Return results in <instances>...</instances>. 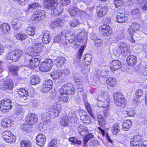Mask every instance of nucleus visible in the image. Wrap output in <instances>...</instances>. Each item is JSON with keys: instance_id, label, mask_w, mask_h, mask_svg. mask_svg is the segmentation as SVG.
Segmentation results:
<instances>
[{"instance_id": "f8f14e48", "label": "nucleus", "mask_w": 147, "mask_h": 147, "mask_svg": "<svg viewBox=\"0 0 147 147\" xmlns=\"http://www.w3.org/2000/svg\"><path fill=\"white\" fill-rule=\"evenodd\" d=\"M27 53H26L25 57V60H27L26 62H29V66L30 68H35L37 67L39 65L40 63V61L38 59L36 58H32L31 57L30 55L29 54V56H28V58H26V56L27 55Z\"/></svg>"}, {"instance_id": "5fc2aeb1", "label": "nucleus", "mask_w": 147, "mask_h": 147, "mask_svg": "<svg viewBox=\"0 0 147 147\" xmlns=\"http://www.w3.org/2000/svg\"><path fill=\"white\" fill-rule=\"evenodd\" d=\"M85 136H86L83 137V140L84 143H87L90 139L93 138L94 136L92 134H88V133Z\"/></svg>"}, {"instance_id": "4be33fe9", "label": "nucleus", "mask_w": 147, "mask_h": 147, "mask_svg": "<svg viewBox=\"0 0 147 147\" xmlns=\"http://www.w3.org/2000/svg\"><path fill=\"white\" fill-rule=\"evenodd\" d=\"M37 144L40 146H43L46 141V138L45 135L42 134H39L36 139Z\"/></svg>"}, {"instance_id": "f257e3e1", "label": "nucleus", "mask_w": 147, "mask_h": 147, "mask_svg": "<svg viewBox=\"0 0 147 147\" xmlns=\"http://www.w3.org/2000/svg\"><path fill=\"white\" fill-rule=\"evenodd\" d=\"M45 7L51 9V13L53 16H56L61 13L62 11L57 3V0H44Z\"/></svg>"}, {"instance_id": "1a4fd4ad", "label": "nucleus", "mask_w": 147, "mask_h": 147, "mask_svg": "<svg viewBox=\"0 0 147 147\" xmlns=\"http://www.w3.org/2000/svg\"><path fill=\"white\" fill-rule=\"evenodd\" d=\"M12 107V102L9 99L2 100L0 102V109L3 112H8Z\"/></svg>"}, {"instance_id": "58836bf2", "label": "nucleus", "mask_w": 147, "mask_h": 147, "mask_svg": "<svg viewBox=\"0 0 147 147\" xmlns=\"http://www.w3.org/2000/svg\"><path fill=\"white\" fill-rule=\"evenodd\" d=\"M40 81L39 78L37 76H32L30 78V82L32 85H35L38 84Z\"/></svg>"}, {"instance_id": "9d476101", "label": "nucleus", "mask_w": 147, "mask_h": 147, "mask_svg": "<svg viewBox=\"0 0 147 147\" xmlns=\"http://www.w3.org/2000/svg\"><path fill=\"white\" fill-rule=\"evenodd\" d=\"M53 65V61L51 59H47L42 62L39 69L42 71H48L51 69Z\"/></svg>"}, {"instance_id": "864d4df0", "label": "nucleus", "mask_w": 147, "mask_h": 147, "mask_svg": "<svg viewBox=\"0 0 147 147\" xmlns=\"http://www.w3.org/2000/svg\"><path fill=\"white\" fill-rule=\"evenodd\" d=\"M97 119L100 126L102 127H104L105 124V123L103 116L102 115H98L97 116Z\"/></svg>"}, {"instance_id": "393cba45", "label": "nucleus", "mask_w": 147, "mask_h": 147, "mask_svg": "<svg viewBox=\"0 0 147 147\" xmlns=\"http://www.w3.org/2000/svg\"><path fill=\"white\" fill-rule=\"evenodd\" d=\"M128 19L127 17L124 13H118L117 15L116 20L117 22L122 23L126 22Z\"/></svg>"}, {"instance_id": "774afa93", "label": "nucleus", "mask_w": 147, "mask_h": 147, "mask_svg": "<svg viewBox=\"0 0 147 147\" xmlns=\"http://www.w3.org/2000/svg\"><path fill=\"white\" fill-rule=\"evenodd\" d=\"M137 147H147V141L142 140L140 142Z\"/></svg>"}, {"instance_id": "5701e85b", "label": "nucleus", "mask_w": 147, "mask_h": 147, "mask_svg": "<svg viewBox=\"0 0 147 147\" xmlns=\"http://www.w3.org/2000/svg\"><path fill=\"white\" fill-rule=\"evenodd\" d=\"M98 129L100 131H101L103 136H106L109 142L111 144L110 145V147H114V146L115 145V142L110 138V136L108 133L106 132L104 130L99 127H98Z\"/></svg>"}, {"instance_id": "c756f323", "label": "nucleus", "mask_w": 147, "mask_h": 147, "mask_svg": "<svg viewBox=\"0 0 147 147\" xmlns=\"http://www.w3.org/2000/svg\"><path fill=\"white\" fill-rule=\"evenodd\" d=\"M63 35H59L55 36L54 38V42H57L63 45H66L67 42L65 39H63Z\"/></svg>"}, {"instance_id": "6e6552de", "label": "nucleus", "mask_w": 147, "mask_h": 147, "mask_svg": "<svg viewBox=\"0 0 147 147\" xmlns=\"http://www.w3.org/2000/svg\"><path fill=\"white\" fill-rule=\"evenodd\" d=\"M113 97L115 103L117 106H120L121 107H125V103L126 101L124 98L122 93L120 92L115 93L113 94Z\"/></svg>"}, {"instance_id": "20e7f679", "label": "nucleus", "mask_w": 147, "mask_h": 147, "mask_svg": "<svg viewBox=\"0 0 147 147\" xmlns=\"http://www.w3.org/2000/svg\"><path fill=\"white\" fill-rule=\"evenodd\" d=\"M60 92L63 94H74L75 92L74 86L71 83H68L62 86L60 89Z\"/></svg>"}, {"instance_id": "aec40b11", "label": "nucleus", "mask_w": 147, "mask_h": 147, "mask_svg": "<svg viewBox=\"0 0 147 147\" xmlns=\"http://www.w3.org/2000/svg\"><path fill=\"white\" fill-rule=\"evenodd\" d=\"M16 97L18 98H22L24 100L27 99L26 97L28 96V91L24 88H21L16 94Z\"/></svg>"}, {"instance_id": "39448f33", "label": "nucleus", "mask_w": 147, "mask_h": 147, "mask_svg": "<svg viewBox=\"0 0 147 147\" xmlns=\"http://www.w3.org/2000/svg\"><path fill=\"white\" fill-rule=\"evenodd\" d=\"M23 52L21 50L17 49L10 51L7 55V60L15 61L19 60L23 55Z\"/></svg>"}, {"instance_id": "ea45409f", "label": "nucleus", "mask_w": 147, "mask_h": 147, "mask_svg": "<svg viewBox=\"0 0 147 147\" xmlns=\"http://www.w3.org/2000/svg\"><path fill=\"white\" fill-rule=\"evenodd\" d=\"M92 56L89 54H86L85 56H83V62L87 65L90 64L92 60Z\"/></svg>"}, {"instance_id": "412c9836", "label": "nucleus", "mask_w": 147, "mask_h": 147, "mask_svg": "<svg viewBox=\"0 0 147 147\" xmlns=\"http://www.w3.org/2000/svg\"><path fill=\"white\" fill-rule=\"evenodd\" d=\"M141 137L139 135H136L130 140V145L131 146L137 147L139 144L142 140H141Z\"/></svg>"}, {"instance_id": "4d7b16f0", "label": "nucleus", "mask_w": 147, "mask_h": 147, "mask_svg": "<svg viewBox=\"0 0 147 147\" xmlns=\"http://www.w3.org/2000/svg\"><path fill=\"white\" fill-rule=\"evenodd\" d=\"M85 105L86 109L91 116L93 117V115L92 113V110L90 104L88 102H85Z\"/></svg>"}, {"instance_id": "72a5a7b5", "label": "nucleus", "mask_w": 147, "mask_h": 147, "mask_svg": "<svg viewBox=\"0 0 147 147\" xmlns=\"http://www.w3.org/2000/svg\"><path fill=\"white\" fill-rule=\"evenodd\" d=\"M78 133L82 136H85L88 133L87 128L82 125H80L78 128Z\"/></svg>"}, {"instance_id": "338daca9", "label": "nucleus", "mask_w": 147, "mask_h": 147, "mask_svg": "<svg viewBox=\"0 0 147 147\" xmlns=\"http://www.w3.org/2000/svg\"><path fill=\"white\" fill-rule=\"evenodd\" d=\"M77 88L78 89V92L79 93H82L84 91V86L82 84H78L76 86Z\"/></svg>"}, {"instance_id": "9b49d317", "label": "nucleus", "mask_w": 147, "mask_h": 147, "mask_svg": "<svg viewBox=\"0 0 147 147\" xmlns=\"http://www.w3.org/2000/svg\"><path fill=\"white\" fill-rule=\"evenodd\" d=\"M14 83L11 80L5 81H0V89L1 90H11L13 87Z\"/></svg>"}, {"instance_id": "2eb2a0df", "label": "nucleus", "mask_w": 147, "mask_h": 147, "mask_svg": "<svg viewBox=\"0 0 147 147\" xmlns=\"http://www.w3.org/2000/svg\"><path fill=\"white\" fill-rule=\"evenodd\" d=\"M46 12L44 10H38L34 12L33 16L36 20H42L45 16Z\"/></svg>"}, {"instance_id": "6e6d98bb", "label": "nucleus", "mask_w": 147, "mask_h": 147, "mask_svg": "<svg viewBox=\"0 0 147 147\" xmlns=\"http://www.w3.org/2000/svg\"><path fill=\"white\" fill-rule=\"evenodd\" d=\"M44 84L43 85L44 87H48L49 88H51V89L53 86V82L51 80H46L44 82Z\"/></svg>"}, {"instance_id": "ddd939ff", "label": "nucleus", "mask_w": 147, "mask_h": 147, "mask_svg": "<svg viewBox=\"0 0 147 147\" xmlns=\"http://www.w3.org/2000/svg\"><path fill=\"white\" fill-rule=\"evenodd\" d=\"M101 34L107 36H110L112 33V30L108 25L104 24L99 28Z\"/></svg>"}, {"instance_id": "bf43d9fd", "label": "nucleus", "mask_w": 147, "mask_h": 147, "mask_svg": "<svg viewBox=\"0 0 147 147\" xmlns=\"http://www.w3.org/2000/svg\"><path fill=\"white\" fill-rule=\"evenodd\" d=\"M140 11L138 8L135 9L131 12V14L134 17L136 18L139 16L140 14Z\"/></svg>"}, {"instance_id": "c85d7f7f", "label": "nucleus", "mask_w": 147, "mask_h": 147, "mask_svg": "<svg viewBox=\"0 0 147 147\" xmlns=\"http://www.w3.org/2000/svg\"><path fill=\"white\" fill-rule=\"evenodd\" d=\"M65 39L69 42L72 43L76 40V36L74 34L68 32L66 33L65 36Z\"/></svg>"}, {"instance_id": "a19ab883", "label": "nucleus", "mask_w": 147, "mask_h": 147, "mask_svg": "<svg viewBox=\"0 0 147 147\" xmlns=\"http://www.w3.org/2000/svg\"><path fill=\"white\" fill-rule=\"evenodd\" d=\"M35 26H29L27 29V34L32 36H33L35 34Z\"/></svg>"}, {"instance_id": "603ef678", "label": "nucleus", "mask_w": 147, "mask_h": 147, "mask_svg": "<svg viewBox=\"0 0 147 147\" xmlns=\"http://www.w3.org/2000/svg\"><path fill=\"white\" fill-rule=\"evenodd\" d=\"M21 147H31V142L26 140H22L20 143Z\"/></svg>"}, {"instance_id": "09e8293b", "label": "nucleus", "mask_w": 147, "mask_h": 147, "mask_svg": "<svg viewBox=\"0 0 147 147\" xmlns=\"http://www.w3.org/2000/svg\"><path fill=\"white\" fill-rule=\"evenodd\" d=\"M69 118L67 116H65L63 117L61 121V123L63 126H67L69 125Z\"/></svg>"}, {"instance_id": "cd10ccee", "label": "nucleus", "mask_w": 147, "mask_h": 147, "mask_svg": "<svg viewBox=\"0 0 147 147\" xmlns=\"http://www.w3.org/2000/svg\"><path fill=\"white\" fill-rule=\"evenodd\" d=\"M64 22V20L58 18L51 24L50 26L53 28L61 26H63Z\"/></svg>"}, {"instance_id": "f704fd0d", "label": "nucleus", "mask_w": 147, "mask_h": 147, "mask_svg": "<svg viewBox=\"0 0 147 147\" xmlns=\"http://www.w3.org/2000/svg\"><path fill=\"white\" fill-rule=\"evenodd\" d=\"M0 29L2 32L6 34L10 30V26L8 24L4 23L1 25Z\"/></svg>"}, {"instance_id": "680f3d73", "label": "nucleus", "mask_w": 147, "mask_h": 147, "mask_svg": "<svg viewBox=\"0 0 147 147\" xmlns=\"http://www.w3.org/2000/svg\"><path fill=\"white\" fill-rule=\"evenodd\" d=\"M80 24V22L78 20L76 19L72 20L70 23V24L71 26L73 27H75L79 25Z\"/></svg>"}, {"instance_id": "b1692460", "label": "nucleus", "mask_w": 147, "mask_h": 147, "mask_svg": "<svg viewBox=\"0 0 147 147\" xmlns=\"http://www.w3.org/2000/svg\"><path fill=\"white\" fill-rule=\"evenodd\" d=\"M126 61L127 63L129 65L133 66L137 63V59L135 56L131 55L127 57Z\"/></svg>"}, {"instance_id": "a878e982", "label": "nucleus", "mask_w": 147, "mask_h": 147, "mask_svg": "<svg viewBox=\"0 0 147 147\" xmlns=\"http://www.w3.org/2000/svg\"><path fill=\"white\" fill-rule=\"evenodd\" d=\"M66 62L65 57H59L54 60V63L57 67H59L63 65Z\"/></svg>"}, {"instance_id": "8fccbe9b", "label": "nucleus", "mask_w": 147, "mask_h": 147, "mask_svg": "<svg viewBox=\"0 0 147 147\" xmlns=\"http://www.w3.org/2000/svg\"><path fill=\"white\" fill-rule=\"evenodd\" d=\"M19 70V67L17 65L12 66L9 69L10 71L13 75H16L17 71Z\"/></svg>"}, {"instance_id": "423d86ee", "label": "nucleus", "mask_w": 147, "mask_h": 147, "mask_svg": "<svg viewBox=\"0 0 147 147\" xmlns=\"http://www.w3.org/2000/svg\"><path fill=\"white\" fill-rule=\"evenodd\" d=\"M43 47L42 44L41 43H37L32 47H29L27 49L26 52L27 53V55L26 56V58H28V56L30 55L31 57L35 55L36 53H40L41 52Z\"/></svg>"}, {"instance_id": "13d9d810", "label": "nucleus", "mask_w": 147, "mask_h": 147, "mask_svg": "<svg viewBox=\"0 0 147 147\" xmlns=\"http://www.w3.org/2000/svg\"><path fill=\"white\" fill-rule=\"evenodd\" d=\"M62 75V74H61L60 72L56 71L52 73L51 75V76L53 79L56 80L61 77Z\"/></svg>"}, {"instance_id": "69168bd1", "label": "nucleus", "mask_w": 147, "mask_h": 147, "mask_svg": "<svg viewBox=\"0 0 147 147\" xmlns=\"http://www.w3.org/2000/svg\"><path fill=\"white\" fill-rule=\"evenodd\" d=\"M94 41L95 45L97 47L100 46L102 44L103 42L102 40L97 38L94 39Z\"/></svg>"}, {"instance_id": "dca6fc26", "label": "nucleus", "mask_w": 147, "mask_h": 147, "mask_svg": "<svg viewBox=\"0 0 147 147\" xmlns=\"http://www.w3.org/2000/svg\"><path fill=\"white\" fill-rule=\"evenodd\" d=\"M55 107V106L54 108L55 109H53V107H51L47 110V115L49 118H54L58 116L59 110L57 108Z\"/></svg>"}, {"instance_id": "6ab92c4d", "label": "nucleus", "mask_w": 147, "mask_h": 147, "mask_svg": "<svg viewBox=\"0 0 147 147\" xmlns=\"http://www.w3.org/2000/svg\"><path fill=\"white\" fill-rule=\"evenodd\" d=\"M80 119L82 121L83 123L86 124H89L91 122V118L87 114L85 111H83L82 112H80Z\"/></svg>"}, {"instance_id": "2f4dec72", "label": "nucleus", "mask_w": 147, "mask_h": 147, "mask_svg": "<svg viewBox=\"0 0 147 147\" xmlns=\"http://www.w3.org/2000/svg\"><path fill=\"white\" fill-rule=\"evenodd\" d=\"M41 4L36 3H33L28 5V12H32L34 9L41 8Z\"/></svg>"}, {"instance_id": "a18cd8bd", "label": "nucleus", "mask_w": 147, "mask_h": 147, "mask_svg": "<svg viewBox=\"0 0 147 147\" xmlns=\"http://www.w3.org/2000/svg\"><path fill=\"white\" fill-rule=\"evenodd\" d=\"M79 10V9L76 7H72L69 9V12L71 16H77L78 12Z\"/></svg>"}, {"instance_id": "49530a36", "label": "nucleus", "mask_w": 147, "mask_h": 147, "mask_svg": "<svg viewBox=\"0 0 147 147\" xmlns=\"http://www.w3.org/2000/svg\"><path fill=\"white\" fill-rule=\"evenodd\" d=\"M69 99V97L67 96H64L63 95L58 96V100L60 102H62L63 103H66Z\"/></svg>"}, {"instance_id": "a211bd4d", "label": "nucleus", "mask_w": 147, "mask_h": 147, "mask_svg": "<svg viewBox=\"0 0 147 147\" xmlns=\"http://www.w3.org/2000/svg\"><path fill=\"white\" fill-rule=\"evenodd\" d=\"M110 68L113 72H114L116 70L119 69L121 66V62L118 60H113L111 63Z\"/></svg>"}, {"instance_id": "bb28decb", "label": "nucleus", "mask_w": 147, "mask_h": 147, "mask_svg": "<svg viewBox=\"0 0 147 147\" xmlns=\"http://www.w3.org/2000/svg\"><path fill=\"white\" fill-rule=\"evenodd\" d=\"M140 26V24L137 23H132L129 27L128 32L131 35H132L136 31L138 30Z\"/></svg>"}, {"instance_id": "37998d69", "label": "nucleus", "mask_w": 147, "mask_h": 147, "mask_svg": "<svg viewBox=\"0 0 147 147\" xmlns=\"http://www.w3.org/2000/svg\"><path fill=\"white\" fill-rule=\"evenodd\" d=\"M138 3L144 10L147 9V1L145 0H138Z\"/></svg>"}, {"instance_id": "7ed1b4c3", "label": "nucleus", "mask_w": 147, "mask_h": 147, "mask_svg": "<svg viewBox=\"0 0 147 147\" xmlns=\"http://www.w3.org/2000/svg\"><path fill=\"white\" fill-rule=\"evenodd\" d=\"M109 94L107 92H105L103 94L98 96L97 100L99 101L98 103V106L100 108H105L109 106L110 99L109 98Z\"/></svg>"}, {"instance_id": "79ce46f5", "label": "nucleus", "mask_w": 147, "mask_h": 147, "mask_svg": "<svg viewBox=\"0 0 147 147\" xmlns=\"http://www.w3.org/2000/svg\"><path fill=\"white\" fill-rule=\"evenodd\" d=\"M107 83L108 85L112 87H114L116 84V80L111 77L108 78L107 80Z\"/></svg>"}, {"instance_id": "e2e57ef3", "label": "nucleus", "mask_w": 147, "mask_h": 147, "mask_svg": "<svg viewBox=\"0 0 147 147\" xmlns=\"http://www.w3.org/2000/svg\"><path fill=\"white\" fill-rule=\"evenodd\" d=\"M57 143V140L56 139H53L48 144V147H56V145Z\"/></svg>"}, {"instance_id": "7c9ffc66", "label": "nucleus", "mask_w": 147, "mask_h": 147, "mask_svg": "<svg viewBox=\"0 0 147 147\" xmlns=\"http://www.w3.org/2000/svg\"><path fill=\"white\" fill-rule=\"evenodd\" d=\"M50 34V32L48 31H46L44 33L42 37V40L44 44H47L51 40V38L49 37Z\"/></svg>"}, {"instance_id": "f3484780", "label": "nucleus", "mask_w": 147, "mask_h": 147, "mask_svg": "<svg viewBox=\"0 0 147 147\" xmlns=\"http://www.w3.org/2000/svg\"><path fill=\"white\" fill-rule=\"evenodd\" d=\"M27 123L32 125L36 123L38 121L37 116L34 114H29L26 118Z\"/></svg>"}, {"instance_id": "c03bdc74", "label": "nucleus", "mask_w": 147, "mask_h": 147, "mask_svg": "<svg viewBox=\"0 0 147 147\" xmlns=\"http://www.w3.org/2000/svg\"><path fill=\"white\" fill-rule=\"evenodd\" d=\"M69 118V121L71 122L75 123L77 121V118L75 112H70L68 117Z\"/></svg>"}, {"instance_id": "052dcab7", "label": "nucleus", "mask_w": 147, "mask_h": 147, "mask_svg": "<svg viewBox=\"0 0 147 147\" xmlns=\"http://www.w3.org/2000/svg\"><path fill=\"white\" fill-rule=\"evenodd\" d=\"M123 113L125 115H127L126 116L132 117L134 115V112L131 110L128 109L127 111H123Z\"/></svg>"}, {"instance_id": "4c0bfd02", "label": "nucleus", "mask_w": 147, "mask_h": 147, "mask_svg": "<svg viewBox=\"0 0 147 147\" xmlns=\"http://www.w3.org/2000/svg\"><path fill=\"white\" fill-rule=\"evenodd\" d=\"M11 123V120L7 118L3 119L1 122V125L4 128L10 126Z\"/></svg>"}, {"instance_id": "4468645a", "label": "nucleus", "mask_w": 147, "mask_h": 147, "mask_svg": "<svg viewBox=\"0 0 147 147\" xmlns=\"http://www.w3.org/2000/svg\"><path fill=\"white\" fill-rule=\"evenodd\" d=\"M108 10V7L107 6L100 5L96 9L97 14L99 17H102L106 14Z\"/></svg>"}, {"instance_id": "0e129e2a", "label": "nucleus", "mask_w": 147, "mask_h": 147, "mask_svg": "<svg viewBox=\"0 0 147 147\" xmlns=\"http://www.w3.org/2000/svg\"><path fill=\"white\" fill-rule=\"evenodd\" d=\"M12 135H13L11 134V132L10 131H5L3 132L2 134L3 139L7 138L9 136H12Z\"/></svg>"}, {"instance_id": "f03ea898", "label": "nucleus", "mask_w": 147, "mask_h": 147, "mask_svg": "<svg viewBox=\"0 0 147 147\" xmlns=\"http://www.w3.org/2000/svg\"><path fill=\"white\" fill-rule=\"evenodd\" d=\"M76 39L77 41L80 43H82L84 41V43H86V41L87 39V37L86 36V34L83 32L78 33L76 37ZM86 46V44L84 43L82 45L78 52L77 57L79 59H80L82 55L83 52Z\"/></svg>"}, {"instance_id": "3c124183", "label": "nucleus", "mask_w": 147, "mask_h": 147, "mask_svg": "<svg viewBox=\"0 0 147 147\" xmlns=\"http://www.w3.org/2000/svg\"><path fill=\"white\" fill-rule=\"evenodd\" d=\"M120 131V127L118 123L115 124L113 126L112 129V132L114 135L118 134Z\"/></svg>"}, {"instance_id": "de8ad7c7", "label": "nucleus", "mask_w": 147, "mask_h": 147, "mask_svg": "<svg viewBox=\"0 0 147 147\" xmlns=\"http://www.w3.org/2000/svg\"><path fill=\"white\" fill-rule=\"evenodd\" d=\"M16 138L14 136L12 135L10 136H9L7 138L3 139V140L6 142L9 143L10 142L13 143L16 141Z\"/></svg>"}, {"instance_id": "e433bc0d", "label": "nucleus", "mask_w": 147, "mask_h": 147, "mask_svg": "<svg viewBox=\"0 0 147 147\" xmlns=\"http://www.w3.org/2000/svg\"><path fill=\"white\" fill-rule=\"evenodd\" d=\"M27 35L22 32H20L16 34L15 37L18 40L21 41L25 40L27 37Z\"/></svg>"}, {"instance_id": "473e14b6", "label": "nucleus", "mask_w": 147, "mask_h": 147, "mask_svg": "<svg viewBox=\"0 0 147 147\" xmlns=\"http://www.w3.org/2000/svg\"><path fill=\"white\" fill-rule=\"evenodd\" d=\"M132 124V122L129 120L124 121L122 124V129L123 131H127L128 130L131 126Z\"/></svg>"}, {"instance_id": "0eeeda50", "label": "nucleus", "mask_w": 147, "mask_h": 147, "mask_svg": "<svg viewBox=\"0 0 147 147\" xmlns=\"http://www.w3.org/2000/svg\"><path fill=\"white\" fill-rule=\"evenodd\" d=\"M119 47L114 49L113 53L117 56H118L122 53H125L128 51L129 47L125 43L121 42L118 44Z\"/></svg>"}, {"instance_id": "c9c22d12", "label": "nucleus", "mask_w": 147, "mask_h": 147, "mask_svg": "<svg viewBox=\"0 0 147 147\" xmlns=\"http://www.w3.org/2000/svg\"><path fill=\"white\" fill-rule=\"evenodd\" d=\"M32 126L28 123L24 124L20 126V129L22 130L26 131L27 133H30L32 131Z\"/></svg>"}]
</instances>
